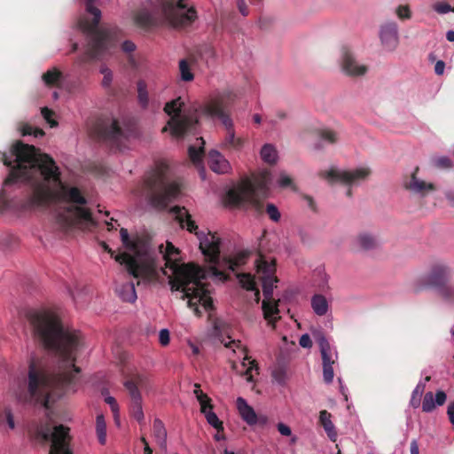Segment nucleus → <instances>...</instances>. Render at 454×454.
Returning <instances> with one entry per match:
<instances>
[{
    "mask_svg": "<svg viewBox=\"0 0 454 454\" xmlns=\"http://www.w3.org/2000/svg\"><path fill=\"white\" fill-rule=\"evenodd\" d=\"M11 156L2 153V161L11 167L10 173L4 181L0 192V209L8 207L5 187L19 181L31 182L43 176V180L33 183L32 193L26 202L28 209L47 207L51 202L67 203L58 214L59 221L65 227H78L90 231L98 223L91 211L85 207L86 198L77 187L69 186L60 179V171L55 160L47 153H40L34 145L16 141L11 147Z\"/></svg>",
    "mask_w": 454,
    "mask_h": 454,
    "instance_id": "1",
    "label": "nucleus"
},
{
    "mask_svg": "<svg viewBox=\"0 0 454 454\" xmlns=\"http://www.w3.org/2000/svg\"><path fill=\"white\" fill-rule=\"evenodd\" d=\"M33 335L45 348L54 350L60 359L61 371L52 372L42 360L31 359L24 385L15 391L18 402L24 404H40L50 407L74 383L80 368L75 366V351L81 342V334L64 328L59 317L47 310L30 309L26 313Z\"/></svg>",
    "mask_w": 454,
    "mask_h": 454,
    "instance_id": "2",
    "label": "nucleus"
},
{
    "mask_svg": "<svg viewBox=\"0 0 454 454\" xmlns=\"http://www.w3.org/2000/svg\"><path fill=\"white\" fill-rule=\"evenodd\" d=\"M170 212L175 215L176 220L182 228L194 233L200 240V249L206 259L213 265L204 268L194 263L178 264L177 255L179 250L171 242H167L165 251L160 253L165 260V266L174 271V278H170L169 285L171 290L181 291L183 293L181 299H187V305L194 311L198 317L201 316L199 305L201 304L206 310L213 309V301L209 296L207 285L202 280L209 277H215L226 280L227 275L217 269L216 264L220 258L221 239L216 233L208 231H198V225L192 219L191 214L184 207L175 206L170 208ZM163 246L160 247L162 249Z\"/></svg>",
    "mask_w": 454,
    "mask_h": 454,
    "instance_id": "3",
    "label": "nucleus"
},
{
    "mask_svg": "<svg viewBox=\"0 0 454 454\" xmlns=\"http://www.w3.org/2000/svg\"><path fill=\"white\" fill-rule=\"evenodd\" d=\"M85 10L92 16V20L83 17L79 20L80 28L88 35L86 51L77 59L80 65L104 59L115 46L117 39L115 27H98L101 12L94 5V0H85Z\"/></svg>",
    "mask_w": 454,
    "mask_h": 454,
    "instance_id": "4",
    "label": "nucleus"
},
{
    "mask_svg": "<svg viewBox=\"0 0 454 454\" xmlns=\"http://www.w3.org/2000/svg\"><path fill=\"white\" fill-rule=\"evenodd\" d=\"M121 239L123 246L133 252V254L124 252L115 256V261L124 264L129 275L135 278L145 281H152L158 276L156 255L147 242L139 239L130 240L127 229L120 230ZM140 284L137 280V285Z\"/></svg>",
    "mask_w": 454,
    "mask_h": 454,
    "instance_id": "5",
    "label": "nucleus"
},
{
    "mask_svg": "<svg viewBox=\"0 0 454 454\" xmlns=\"http://www.w3.org/2000/svg\"><path fill=\"white\" fill-rule=\"evenodd\" d=\"M270 182L271 174L265 170L256 177L254 182L246 179L236 187L229 190L227 199L231 204L235 206L248 204L258 215H261L264 212L261 198L265 199L268 196ZM265 212L273 222L280 220L281 214L274 204L268 203Z\"/></svg>",
    "mask_w": 454,
    "mask_h": 454,
    "instance_id": "6",
    "label": "nucleus"
},
{
    "mask_svg": "<svg viewBox=\"0 0 454 454\" xmlns=\"http://www.w3.org/2000/svg\"><path fill=\"white\" fill-rule=\"evenodd\" d=\"M185 0H157L153 10L155 14L146 9L136 12L134 22L142 28H150L159 24L160 15L175 27L192 24L197 19V12L193 7L187 8Z\"/></svg>",
    "mask_w": 454,
    "mask_h": 454,
    "instance_id": "7",
    "label": "nucleus"
},
{
    "mask_svg": "<svg viewBox=\"0 0 454 454\" xmlns=\"http://www.w3.org/2000/svg\"><path fill=\"white\" fill-rule=\"evenodd\" d=\"M235 95L229 90L218 92L207 102L200 106L198 111L212 119L219 120L224 126L226 134L220 147L223 150L239 151L244 145L241 137H236L233 121L231 117L230 107Z\"/></svg>",
    "mask_w": 454,
    "mask_h": 454,
    "instance_id": "8",
    "label": "nucleus"
},
{
    "mask_svg": "<svg viewBox=\"0 0 454 454\" xmlns=\"http://www.w3.org/2000/svg\"><path fill=\"white\" fill-rule=\"evenodd\" d=\"M168 173V165L164 161H158L144 180V192L153 207L165 209L181 192L179 184L171 181Z\"/></svg>",
    "mask_w": 454,
    "mask_h": 454,
    "instance_id": "9",
    "label": "nucleus"
},
{
    "mask_svg": "<svg viewBox=\"0 0 454 454\" xmlns=\"http://www.w3.org/2000/svg\"><path fill=\"white\" fill-rule=\"evenodd\" d=\"M184 102L181 98H175L168 102L164 106V112L170 116L167 125L162 129V132L168 129L173 137H180L185 133L192 131L199 123L195 116L182 115Z\"/></svg>",
    "mask_w": 454,
    "mask_h": 454,
    "instance_id": "10",
    "label": "nucleus"
},
{
    "mask_svg": "<svg viewBox=\"0 0 454 454\" xmlns=\"http://www.w3.org/2000/svg\"><path fill=\"white\" fill-rule=\"evenodd\" d=\"M147 376L139 373L130 375L124 382L131 399L130 414L139 424L145 421L140 389L147 387Z\"/></svg>",
    "mask_w": 454,
    "mask_h": 454,
    "instance_id": "11",
    "label": "nucleus"
},
{
    "mask_svg": "<svg viewBox=\"0 0 454 454\" xmlns=\"http://www.w3.org/2000/svg\"><path fill=\"white\" fill-rule=\"evenodd\" d=\"M69 431V427L64 425L56 426L53 430L46 425L38 430V435L44 441H51L50 454H72Z\"/></svg>",
    "mask_w": 454,
    "mask_h": 454,
    "instance_id": "12",
    "label": "nucleus"
},
{
    "mask_svg": "<svg viewBox=\"0 0 454 454\" xmlns=\"http://www.w3.org/2000/svg\"><path fill=\"white\" fill-rule=\"evenodd\" d=\"M451 270L442 262H434L428 272L414 283V292L419 293L424 287H433L437 289L441 286L450 280Z\"/></svg>",
    "mask_w": 454,
    "mask_h": 454,
    "instance_id": "13",
    "label": "nucleus"
},
{
    "mask_svg": "<svg viewBox=\"0 0 454 454\" xmlns=\"http://www.w3.org/2000/svg\"><path fill=\"white\" fill-rule=\"evenodd\" d=\"M370 175L371 169L369 168H360L352 171L331 168L330 170L319 173V176L328 180L330 184L340 182L348 186L357 185L362 181L367 179Z\"/></svg>",
    "mask_w": 454,
    "mask_h": 454,
    "instance_id": "14",
    "label": "nucleus"
},
{
    "mask_svg": "<svg viewBox=\"0 0 454 454\" xmlns=\"http://www.w3.org/2000/svg\"><path fill=\"white\" fill-rule=\"evenodd\" d=\"M278 282L276 276H264L262 278V292L265 300L262 301V308L263 317L269 323L278 320L276 316L279 313L278 302L272 300L274 283Z\"/></svg>",
    "mask_w": 454,
    "mask_h": 454,
    "instance_id": "15",
    "label": "nucleus"
},
{
    "mask_svg": "<svg viewBox=\"0 0 454 454\" xmlns=\"http://www.w3.org/2000/svg\"><path fill=\"white\" fill-rule=\"evenodd\" d=\"M317 343L319 345L322 358L324 381L326 384H330L333 380V365L337 363L338 355L336 352L332 350L331 346L325 336L320 335L317 338Z\"/></svg>",
    "mask_w": 454,
    "mask_h": 454,
    "instance_id": "16",
    "label": "nucleus"
},
{
    "mask_svg": "<svg viewBox=\"0 0 454 454\" xmlns=\"http://www.w3.org/2000/svg\"><path fill=\"white\" fill-rule=\"evenodd\" d=\"M340 66L341 71L348 76L358 77L364 75L368 67L366 65L360 64L352 51L348 46H342L340 49Z\"/></svg>",
    "mask_w": 454,
    "mask_h": 454,
    "instance_id": "17",
    "label": "nucleus"
},
{
    "mask_svg": "<svg viewBox=\"0 0 454 454\" xmlns=\"http://www.w3.org/2000/svg\"><path fill=\"white\" fill-rule=\"evenodd\" d=\"M96 133L99 139L118 145L124 137V132L119 126L117 120H113L110 124L100 123L96 127Z\"/></svg>",
    "mask_w": 454,
    "mask_h": 454,
    "instance_id": "18",
    "label": "nucleus"
},
{
    "mask_svg": "<svg viewBox=\"0 0 454 454\" xmlns=\"http://www.w3.org/2000/svg\"><path fill=\"white\" fill-rule=\"evenodd\" d=\"M419 171V168L416 167L413 172L411 175L409 180L405 181L403 186L406 190L419 194L421 196H426L429 192H434L436 190V187L432 183H427L423 180L418 178V173Z\"/></svg>",
    "mask_w": 454,
    "mask_h": 454,
    "instance_id": "19",
    "label": "nucleus"
},
{
    "mask_svg": "<svg viewBox=\"0 0 454 454\" xmlns=\"http://www.w3.org/2000/svg\"><path fill=\"white\" fill-rule=\"evenodd\" d=\"M381 43L389 50H394L398 44V27L394 21L386 22L380 27Z\"/></svg>",
    "mask_w": 454,
    "mask_h": 454,
    "instance_id": "20",
    "label": "nucleus"
},
{
    "mask_svg": "<svg viewBox=\"0 0 454 454\" xmlns=\"http://www.w3.org/2000/svg\"><path fill=\"white\" fill-rule=\"evenodd\" d=\"M207 164L210 169L217 174H226L231 169L230 162L216 150L209 152Z\"/></svg>",
    "mask_w": 454,
    "mask_h": 454,
    "instance_id": "21",
    "label": "nucleus"
},
{
    "mask_svg": "<svg viewBox=\"0 0 454 454\" xmlns=\"http://www.w3.org/2000/svg\"><path fill=\"white\" fill-rule=\"evenodd\" d=\"M237 407L241 418L249 426H254L257 424V414L255 413L254 410L250 405L247 404V401L244 398L238 397Z\"/></svg>",
    "mask_w": 454,
    "mask_h": 454,
    "instance_id": "22",
    "label": "nucleus"
},
{
    "mask_svg": "<svg viewBox=\"0 0 454 454\" xmlns=\"http://www.w3.org/2000/svg\"><path fill=\"white\" fill-rule=\"evenodd\" d=\"M353 246L364 251H370L378 247V241L371 233L361 232L354 239Z\"/></svg>",
    "mask_w": 454,
    "mask_h": 454,
    "instance_id": "23",
    "label": "nucleus"
},
{
    "mask_svg": "<svg viewBox=\"0 0 454 454\" xmlns=\"http://www.w3.org/2000/svg\"><path fill=\"white\" fill-rule=\"evenodd\" d=\"M332 414L326 410H323L319 413V423L324 427L328 437L333 441H336L337 432L335 427L331 420Z\"/></svg>",
    "mask_w": 454,
    "mask_h": 454,
    "instance_id": "24",
    "label": "nucleus"
},
{
    "mask_svg": "<svg viewBox=\"0 0 454 454\" xmlns=\"http://www.w3.org/2000/svg\"><path fill=\"white\" fill-rule=\"evenodd\" d=\"M153 434L156 443L161 449H165L167 446V430L163 422L160 419H155L153 420Z\"/></svg>",
    "mask_w": 454,
    "mask_h": 454,
    "instance_id": "25",
    "label": "nucleus"
},
{
    "mask_svg": "<svg viewBox=\"0 0 454 454\" xmlns=\"http://www.w3.org/2000/svg\"><path fill=\"white\" fill-rule=\"evenodd\" d=\"M256 268L258 272H262L264 276H274L276 272V260L267 261L262 254L259 252V257L256 260Z\"/></svg>",
    "mask_w": 454,
    "mask_h": 454,
    "instance_id": "26",
    "label": "nucleus"
},
{
    "mask_svg": "<svg viewBox=\"0 0 454 454\" xmlns=\"http://www.w3.org/2000/svg\"><path fill=\"white\" fill-rule=\"evenodd\" d=\"M117 292L123 301L134 302L137 300V293L135 284L133 282H128L121 285L117 289Z\"/></svg>",
    "mask_w": 454,
    "mask_h": 454,
    "instance_id": "27",
    "label": "nucleus"
},
{
    "mask_svg": "<svg viewBox=\"0 0 454 454\" xmlns=\"http://www.w3.org/2000/svg\"><path fill=\"white\" fill-rule=\"evenodd\" d=\"M237 278L239 280L240 286L247 290V291H254L255 301L256 302L260 300V292L255 286V281L251 274L247 273H239L237 275Z\"/></svg>",
    "mask_w": 454,
    "mask_h": 454,
    "instance_id": "28",
    "label": "nucleus"
},
{
    "mask_svg": "<svg viewBox=\"0 0 454 454\" xmlns=\"http://www.w3.org/2000/svg\"><path fill=\"white\" fill-rule=\"evenodd\" d=\"M311 307L317 316H325L329 309L326 298L322 294H315L311 298Z\"/></svg>",
    "mask_w": 454,
    "mask_h": 454,
    "instance_id": "29",
    "label": "nucleus"
},
{
    "mask_svg": "<svg viewBox=\"0 0 454 454\" xmlns=\"http://www.w3.org/2000/svg\"><path fill=\"white\" fill-rule=\"evenodd\" d=\"M197 145H190L188 149V153L191 160L194 164H199L201 161V159L204 155V145L205 141L203 137H198Z\"/></svg>",
    "mask_w": 454,
    "mask_h": 454,
    "instance_id": "30",
    "label": "nucleus"
},
{
    "mask_svg": "<svg viewBox=\"0 0 454 454\" xmlns=\"http://www.w3.org/2000/svg\"><path fill=\"white\" fill-rule=\"evenodd\" d=\"M249 256L250 252L243 250L237 253L232 257H229L226 261L228 269L232 271H235L238 268L246 263Z\"/></svg>",
    "mask_w": 454,
    "mask_h": 454,
    "instance_id": "31",
    "label": "nucleus"
},
{
    "mask_svg": "<svg viewBox=\"0 0 454 454\" xmlns=\"http://www.w3.org/2000/svg\"><path fill=\"white\" fill-rule=\"evenodd\" d=\"M62 78V73L56 67H53L42 75V79L48 87H59Z\"/></svg>",
    "mask_w": 454,
    "mask_h": 454,
    "instance_id": "32",
    "label": "nucleus"
},
{
    "mask_svg": "<svg viewBox=\"0 0 454 454\" xmlns=\"http://www.w3.org/2000/svg\"><path fill=\"white\" fill-rule=\"evenodd\" d=\"M137 100L140 106L145 109L149 104V96L147 91V84L144 80H138L137 82Z\"/></svg>",
    "mask_w": 454,
    "mask_h": 454,
    "instance_id": "33",
    "label": "nucleus"
},
{
    "mask_svg": "<svg viewBox=\"0 0 454 454\" xmlns=\"http://www.w3.org/2000/svg\"><path fill=\"white\" fill-rule=\"evenodd\" d=\"M261 157L265 162L275 164L278 159L276 148L270 144L264 145L261 150Z\"/></svg>",
    "mask_w": 454,
    "mask_h": 454,
    "instance_id": "34",
    "label": "nucleus"
},
{
    "mask_svg": "<svg viewBox=\"0 0 454 454\" xmlns=\"http://www.w3.org/2000/svg\"><path fill=\"white\" fill-rule=\"evenodd\" d=\"M96 432L98 442L104 445L106 442V424L103 415H98L96 418Z\"/></svg>",
    "mask_w": 454,
    "mask_h": 454,
    "instance_id": "35",
    "label": "nucleus"
},
{
    "mask_svg": "<svg viewBox=\"0 0 454 454\" xmlns=\"http://www.w3.org/2000/svg\"><path fill=\"white\" fill-rule=\"evenodd\" d=\"M195 387V389H194V395H196V398L197 400L199 401L200 404V411H205V408H209V409H213V405L211 403V399L207 396V394L203 393L202 390L200 389V384H195L194 385Z\"/></svg>",
    "mask_w": 454,
    "mask_h": 454,
    "instance_id": "36",
    "label": "nucleus"
},
{
    "mask_svg": "<svg viewBox=\"0 0 454 454\" xmlns=\"http://www.w3.org/2000/svg\"><path fill=\"white\" fill-rule=\"evenodd\" d=\"M205 411H201L209 425L215 427L218 433L223 431V422L218 419L217 415L212 411V409L205 408Z\"/></svg>",
    "mask_w": 454,
    "mask_h": 454,
    "instance_id": "37",
    "label": "nucleus"
},
{
    "mask_svg": "<svg viewBox=\"0 0 454 454\" xmlns=\"http://www.w3.org/2000/svg\"><path fill=\"white\" fill-rule=\"evenodd\" d=\"M436 290L442 299L448 301H454V285H452L450 281L441 286Z\"/></svg>",
    "mask_w": 454,
    "mask_h": 454,
    "instance_id": "38",
    "label": "nucleus"
},
{
    "mask_svg": "<svg viewBox=\"0 0 454 454\" xmlns=\"http://www.w3.org/2000/svg\"><path fill=\"white\" fill-rule=\"evenodd\" d=\"M179 70H180L181 79L183 81L191 82L193 80L194 75H193L186 59H181L179 61Z\"/></svg>",
    "mask_w": 454,
    "mask_h": 454,
    "instance_id": "39",
    "label": "nucleus"
},
{
    "mask_svg": "<svg viewBox=\"0 0 454 454\" xmlns=\"http://www.w3.org/2000/svg\"><path fill=\"white\" fill-rule=\"evenodd\" d=\"M20 131L22 136H34L35 137H43L44 131L40 128H34L33 126L24 123L20 126Z\"/></svg>",
    "mask_w": 454,
    "mask_h": 454,
    "instance_id": "40",
    "label": "nucleus"
},
{
    "mask_svg": "<svg viewBox=\"0 0 454 454\" xmlns=\"http://www.w3.org/2000/svg\"><path fill=\"white\" fill-rule=\"evenodd\" d=\"M319 137L329 143V144H335L338 141V134L332 129H323L318 131Z\"/></svg>",
    "mask_w": 454,
    "mask_h": 454,
    "instance_id": "41",
    "label": "nucleus"
},
{
    "mask_svg": "<svg viewBox=\"0 0 454 454\" xmlns=\"http://www.w3.org/2000/svg\"><path fill=\"white\" fill-rule=\"evenodd\" d=\"M435 401H434V395L432 392H427L424 395L422 402V411L425 412H430L435 408Z\"/></svg>",
    "mask_w": 454,
    "mask_h": 454,
    "instance_id": "42",
    "label": "nucleus"
},
{
    "mask_svg": "<svg viewBox=\"0 0 454 454\" xmlns=\"http://www.w3.org/2000/svg\"><path fill=\"white\" fill-rule=\"evenodd\" d=\"M434 166L437 168L449 169L453 166L452 160L447 156H441L433 160Z\"/></svg>",
    "mask_w": 454,
    "mask_h": 454,
    "instance_id": "43",
    "label": "nucleus"
},
{
    "mask_svg": "<svg viewBox=\"0 0 454 454\" xmlns=\"http://www.w3.org/2000/svg\"><path fill=\"white\" fill-rule=\"evenodd\" d=\"M395 14L402 20H410L411 18V11L407 4H401L395 9Z\"/></svg>",
    "mask_w": 454,
    "mask_h": 454,
    "instance_id": "44",
    "label": "nucleus"
},
{
    "mask_svg": "<svg viewBox=\"0 0 454 454\" xmlns=\"http://www.w3.org/2000/svg\"><path fill=\"white\" fill-rule=\"evenodd\" d=\"M425 386L422 384L417 385L415 389L412 392V396L411 400V403L413 407H418L420 403V396L424 392Z\"/></svg>",
    "mask_w": 454,
    "mask_h": 454,
    "instance_id": "45",
    "label": "nucleus"
},
{
    "mask_svg": "<svg viewBox=\"0 0 454 454\" xmlns=\"http://www.w3.org/2000/svg\"><path fill=\"white\" fill-rule=\"evenodd\" d=\"M41 114L45 121L51 125V127H55L58 125V122L52 120V116L54 114L52 110L45 106L41 109Z\"/></svg>",
    "mask_w": 454,
    "mask_h": 454,
    "instance_id": "46",
    "label": "nucleus"
},
{
    "mask_svg": "<svg viewBox=\"0 0 454 454\" xmlns=\"http://www.w3.org/2000/svg\"><path fill=\"white\" fill-rule=\"evenodd\" d=\"M250 364V366L246 370L245 372V376H246V379L248 382H253L254 381V377L251 373V372L254 369V370H258V364H257V362L255 360H251L249 362Z\"/></svg>",
    "mask_w": 454,
    "mask_h": 454,
    "instance_id": "47",
    "label": "nucleus"
},
{
    "mask_svg": "<svg viewBox=\"0 0 454 454\" xmlns=\"http://www.w3.org/2000/svg\"><path fill=\"white\" fill-rule=\"evenodd\" d=\"M101 73L104 74L102 84L104 87H108L112 82V77H113L112 72L110 69H108L106 67H102Z\"/></svg>",
    "mask_w": 454,
    "mask_h": 454,
    "instance_id": "48",
    "label": "nucleus"
},
{
    "mask_svg": "<svg viewBox=\"0 0 454 454\" xmlns=\"http://www.w3.org/2000/svg\"><path fill=\"white\" fill-rule=\"evenodd\" d=\"M169 332L167 329H161L159 333V341L162 346H167L169 343Z\"/></svg>",
    "mask_w": 454,
    "mask_h": 454,
    "instance_id": "49",
    "label": "nucleus"
},
{
    "mask_svg": "<svg viewBox=\"0 0 454 454\" xmlns=\"http://www.w3.org/2000/svg\"><path fill=\"white\" fill-rule=\"evenodd\" d=\"M278 184L282 188L289 187L293 184V180L290 176H286V174L282 173L278 179Z\"/></svg>",
    "mask_w": 454,
    "mask_h": 454,
    "instance_id": "50",
    "label": "nucleus"
},
{
    "mask_svg": "<svg viewBox=\"0 0 454 454\" xmlns=\"http://www.w3.org/2000/svg\"><path fill=\"white\" fill-rule=\"evenodd\" d=\"M237 7L243 16H247L249 14V10L245 0H237Z\"/></svg>",
    "mask_w": 454,
    "mask_h": 454,
    "instance_id": "51",
    "label": "nucleus"
},
{
    "mask_svg": "<svg viewBox=\"0 0 454 454\" xmlns=\"http://www.w3.org/2000/svg\"><path fill=\"white\" fill-rule=\"evenodd\" d=\"M299 344L302 348H310L312 346V341L309 334L305 333L301 336Z\"/></svg>",
    "mask_w": 454,
    "mask_h": 454,
    "instance_id": "52",
    "label": "nucleus"
},
{
    "mask_svg": "<svg viewBox=\"0 0 454 454\" xmlns=\"http://www.w3.org/2000/svg\"><path fill=\"white\" fill-rule=\"evenodd\" d=\"M446 399H447V395L445 394V392L442 391V390H439L436 392V395H435V403L436 405H442L444 404V403L446 402Z\"/></svg>",
    "mask_w": 454,
    "mask_h": 454,
    "instance_id": "53",
    "label": "nucleus"
},
{
    "mask_svg": "<svg viewBox=\"0 0 454 454\" xmlns=\"http://www.w3.org/2000/svg\"><path fill=\"white\" fill-rule=\"evenodd\" d=\"M278 430L282 435L285 436H289L292 434L291 428L284 423L278 424Z\"/></svg>",
    "mask_w": 454,
    "mask_h": 454,
    "instance_id": "54",
    "label": "nucleus"
},
{
    "mask_svg": "<svg viewBox=\"0 0 454 454\" xmlns=\"http://www.w3.org/2000/svg\"><path fill=\"white\" fill-rule=\"evenodd\" d=\"M121 49L124 52L130 53L136 50V45L131 41H125L121 44Z\"/></svg>",
    "mask_w": 454,
    "mask_h": 454,
    "instance_id": "55",
    "label": "nucleus"
},
{
    "mask_svg": "<svg viewBox=\"0 0 454 454\" xmlns=\"http://www.w3.org/2000/svg\"><path fill=\"white\" fill-rule=\"evenodd\" d=\"M5 417H6V422L8 424L9 427L11 429H14L15 423H14V419H13V416H12V413L11 410H6L5 411Z\"/></svg>",
    "mask_w": 454,
    "mask_h": 454,
    "instance_id": "56",
    "label": "nucleus"
},
{
    "mask_svg": "<svg viewBox=\"0 0 454 454\" xmlns=\"http://www.w3.org/2000/svg\"><path fill=\"white\" fill-rule=\"evenodd\" d=\"M106 403H108L111 406V409L114 413L118 412V404L116 403V400L113 396H108L106 398Z\"/></svg>",
    "mask_w": 454,
    "mask_h": 454,
    "instance_id": "57",
    "label": "nucleus"
},
{
    "mask_svg": "<svg viewBox=\"0 0 454 454\" xmlns=\"http://www.w3.org/2000/svg\"><path fill=\"white\" fill-rule=\"evenodd\" d=\"M445 63L442 60H438L434 65V72L436 74L441 75L443 74Z\"/></svg>",
    "mask_w": 454,
    "mask_h": 454,
    "instance_id": "58",
    "label": "nucleus"
},
{
    "mask_svg": "<svg viewBox=\"0 0 454 454\" xmlns=\"http://www.w3.org/2000/svg\"><path fill=\"white\" fill-rule=\"evenodd\" d=\"M447 413L450 422L454 425V402L449 404Z\"/></svg>",
    "mask_w": 454,
    "mask_h": 454,
    "instance_id": "59",
    "label": "nucleus"
},
{
    "mask_svg": "<svg viewBox=\"0 0 454 454\" xmlns=\"http://www.w3.org/2000/svg\"><path fill=\"white\" fill-rule=\"evenodd\" d=\"M419 444L417 440H412L411 442V454H419Z\"/></svg>",
    "mask_w": 454,
    "mask_h": 454,
    "instance_id": "60",
    "label": "nucleus"
},
{
    "mask_svg": "<svg viewBox=\"0 0 454 454\" xmlns=\"http://www.w3.org/2000/svg\"><path fill=\"white\" fill-rule=\"evenodd\" d=\"M106 223L107 225L108 231H113L116 229L117 221L114 220V218L111 219V222H106Z\"/></svg>",
    "mask_w": 454,
    "mask_h": 454,
    "instance_id": "61",
    "label": "nucleus"
},
{
    "mask_svg": "<svg viewBox=\"0 0 454 454\" xmlns=\"http://www.w3.org/2000/svg\"><path fill=\"white\" fill-rule=\"evenodd\" d=\"M446 199L450 201L451 206H454V192H447L445 193Z\"/></svg>",
    "mask_w": 454,
    "mask_h": 454,
    "instance_id": "62",
    "label": "nucleus"
},
{
    "mask_svg": "<svg viewBox=\"0 0 454 454\" xmlns=\"http://www.w3.org/2000/svg\"><path fill=\"white\" fill-rule=\"evenodd\" d=\"M306 200L308 201V205L309 207L313 210L315 211L316 210V203L315 201L313 200V199L310 197V196H306L305 197Z\"/></svg>",
    "mask_w": 454,
    "mask_h": 454,
    "instance_id": "63",
    "label": "nucleus"
},
{
    "mask_svg": "<svg viewBox=\"0 0 454 454\" xmlns=\"http://www.w3.org/2000/svg\"><path fill=\"white\" fill-rule=\"evenodd\" d=\"M257 419H258V422L257 424L261 425V426H264L267 424L268 422V418L266 416H258L257 415Z\"/></svg>",
    "mask_w": 454,
    "mask_h": 454,
    "instance_id": "64",
    "label": "nucleus"
}]
</instances>
